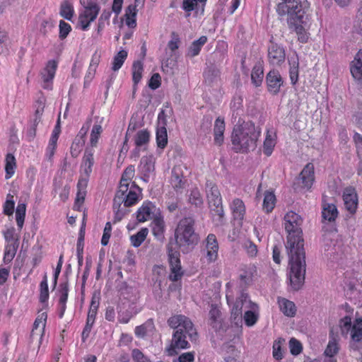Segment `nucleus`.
<instances>
[{"mask_svg":"<svg viewBox=\"0 0 362 362\" xmlns=\"http://www.w3.org/2000/svg\"><path fill=\"white\" fill-rule=\"evenodd\" d=\"M284 227L288 233L285 245L288 258V276L294 291L300 290L305 283L306 273L305 250L301 225L303 219L293 211L284 216Z\"/></svg>","mask_w":362,"mask_h":362,"instance_id":"obj_1","label":"nucleus"},{"mask_svg":"<svg viewBox=\"0 0 362 362\" xmlns=\"http://www.w3.org/2000/svg\"><path fill=\"white\" fill-rule=\"evenodd\" d=\"M168 325L175 329L170 347V355L177 354V350L189 348L188 339L196 341L198 333L191 320L183 315H175L168 320Z\"/></svg>","mask_w":362,"mask_h":362,"instance_id":"obj_2","label":"nucleus"},{"mask_svg":"<svg viewBox=\"0 0 362 362\" xmlns=\"http://www.w3.org/2000/svg\"><path fill=\"white\" fill-rule=\"evenodd\" d=\"M276 8V12L280 16H288V24L291 30L298 35V39L304 42L307 40L305 27L307 16L305 15L308 8L307 0H281Z\"/></svg>","mask_w":362,"mask_h":362,"instance_id":"obj_3","label":"nucleus"},{"mask_svg":"<svg viewBox=\"0 0 362 362\" xmlns=\"http://www.w3.org/2000/svg\"><path fill=\"white\" fill-rule=\"evenodd\" d=\"M260 135V129L251 122H243L233 127L231 134L233 148L236 152L246 153L253 151Z\"/></svg>","mask_w":362,"mask_h":362,"instance_id":"obj_4","label":"nucleus"},{"mask_svg":"<svg viewBox=\"0 0 362 362\" xmlns=\"http://www.w3.org/2000/svg\"><path fill=\"white\" fill-rule=\"evenodd\" d=\"M195 219L192 214L180 220L175 230V243L183 253L192 250L199 242V235L194 231Z\"/></svg>","mask_w":362,"mask_h":362,"instance_id":"obj_5","label":"nucleus"},{"mask_svg":"<svg viewBox=\"0 0 362 362\" xmlns=\"http://www.w3.org/2000/svg\"><path fill=\"white\" fill-rule=\"evenodd\" d=\"M206 193L210 212L216 226H221L224 221L222 199L217 185L212 181L206 182Z\"/></svg>","mask_w":362,"mask_h":362,"instance_id":"obj_6","label":"nucleus"},{"mask_svg":"<svg viewBox=\"0 0 362 362\" xmlns=\"http://www.w3.org/2000/svg\"><path fill=\"white\" fill-rule=\"evenodd\" d=\"M167 250L171 271L169 279L172 281H177L183 275L180 260V252L176 248L173 247V243L171 241L168 243Z\"/></svg>","mask_w":362,"mask_h":362,"instance_id":"obj_7","label":"nucleus"},{"mask_svg":"<svg viewBox=\"0 0 362 362\" xmlns=\"http://www.w3.org/2000/svg\"><path fill=\"white\" fill-rule=\"evenodd\" d=\"M243 307L248 309H255L257 308V305L252 302L249 299L248 294L245 292L241 293L240 296L236 299L232 308L231 318L233 320H242Z\"/></svg>","mask_w":362,"mask_h":362,"instance_id":"obj_8","label":"nucleus"},{"mask_svg":"<svg viewBox=\"0 0 362 362\" xmlns=\"http://www.w3.org/2000/svg\"><path fill=\"white\" fill-rule=\"evenodd\" d=\"M266 82L269 92L276 95L283 85V78L277 70H271L266 76Z\"/></svg>","mask_w":362,"mask_h":362,"instance_id":"obj_9","label":"nucleus"},{"mask_svg":"<svg viewBox=\"0 0 362 362\" xmlns=\"http://www.w3.org/2000/svg\"><path fill=\"white\" fill-rule=\"evenodd\" d=\"M268 57L272 65H281L285 61L286 54L282 46L272 43L268 48Z\"/></svg>","mask_w":362,"mask_h":362,"instance_id":"obj_10","label":"nucleus"},{"mask_svg":"<svg viewBox=\"0 0 362 362\" xmlns=\"http://www.w3.org/2000/svg\"><path fill=\"white\" fill-rule=\"evenodd\" d=\"M334 235V234L332 232L325 233L322 235L323 247L325 252H327L325 255L330 259H335V254L337 253V249L339 247V245H336L334 240L332 238Z\"/></svg>","mask_w":362,"mask_h":362,"instance_id":"obj_11","label":"nucleus"},{"mask_svg":"<svg viewBox=\"0 0 362 362\" xmlns=\"http://www.w3.org/2000/svg\"><path fill=\"white\" fill-rule=\"evenodd\" d=\"M206 258L209 262H214L218 257V245L215 235L209 234L206 240Z\"/></svg>","mask_w":362,"mask_h":362,"instance_id":"obj_12","label":"nucleus"},{"mask_svg":"<svg viewBox=\"0 0 362 362\" xmlns=\"http://www.w3.org/2000/svg\"><path fill=\"white\" fill-rule=\"evenodd\" d=\"M81 4L84 8V11L81 14L89 19V21H94L100 11V6L96 2L91 0H81Z\"/></svg>","mask_w":362,"mask_h":362,"instance_id":"obj_13","label":"nucleus"},{"mask_svg":"<svg viewBox=\"0 0 362 362\" xmlns=\"http://www.w3.org/2000/svg\"><path fill=\"white\" fill-rule=\"evenodd\" d=\"M156 210V206L151 202H144L138 209L136 218L139 222H144L153 218V214Z\"/></svg>","mask_w":362,"mask_h":362,"instance_id":"obj_14","label":"nucleus"},{"mask_svg":"<svg viewBox=\"0 0 362 362\" xmlns=\"http://www.w3.org/2000/svg\"><path fill=\"white\" fill-rule=\"evenodd\" d=\"M299 180H301L303 187L310 189L314 181V165L309 163H308L299 175Z\"/></svg>","mask_w":362,"mask_h":362,"instance_id":"obj_15","label":"nucleus"},{"mask_svg":"<svg viewBox=\"0 0 362 362\" xmlns=\"http://www.w3.org/2000/svg\"><path fill=\"white\" fill-rule=\"evenodd\" d=\"M88 178L87 177L81 176L77 184L78 192L75 200L74 208H77L78 210L85 200L86 194V189L88 185Z\"/></svg>","mask_w":362,"mask_h":362,"instance_id":"obj_16","label":"nucleus"},{"mask_svg":"<svg viewBox=\"0 0 362 362\" xmlns=\"http://www.w3.org/2000/svg\"><path fill=\"white\" fill-rule=\"evenodd\" d=\"M57 66V64L55 61H49L47 64V66L41 73L42 78L43 80V82L45 83V85H44L43 86L45 88H48V83L52 81L55 74Z\"/></svg>","mask_w":362,"mask_h":362,"instance_id":"obj_17","label":"nucleus"},{"mask_svg":"<svg viewBox=\"0 0 362 362\" xmlns=\"http://www.w3.org/2000/svg\"><path fill=\"white\" fill-rule=\"evenodd\" d=\"M351 191V190H346L344 192L343 195V199L346 209L350 213L353 214L356 210L358 205V199L356 194Z\"/></svg>","mask_w":362,"mask_h":362,"instance_id":"obj_18","label":"nucleus"},{"mask_svg":"<svg viewBox=\"0 0 362 362\" xmlns=\"http://www.w3.org/2000/svg\"><path fill=\"white\" fill-rule=\"evenodd\" d=\"M351 72L356 80L362 81V49L356 54L351 66Z\"/></svg>","mask_w":362,"mask_h":362,"instance_id":"obj_19","label":"nucleus"},{"mask_svg":"<svg viewBox=\"0 0 362 362\" xmlns=\"http://www.w3.org/2000/svg\"><path fill=\"white\" fill-rule=\"evenodd\" d=\"M225 131V122L224 120L220 117H218L214 124V143L220 146L223 142V133Z\"/></svg>","mask_w":362,"mask_h":362,"instance_id":"obj_20","label":"nucleus"},{"mask_svg":"<svg viewBox=\"0 0 362 362\" xmlns=\"http://www.w3.org/2000/svg\"><path fill=\"white\" fill-rule=\"evenodd\" d=\"M154 158L153 156H144L141 158L139 168L144 177H148L150 173L154 171Z\"/></svg>","mask_w":362,"mask_h":362,"instance_id":"obj_21","label":"nucleus"},{"mask_svg":"<svg viewBox=\"0 0 362 362\" xmlns=\"http://www.w3.org/2000/svg\"><path fill=\"white\" fill-rule=\"evenodd\" d=\"M99 306V297L95 293L92 296L90 309L88 313L87 320L86 325L93 326L96 317L98 308Z\"/></svg>","mask_w":362,"mask_h":362,"instance_id":"obj_22","label":"nucleus"},{"mask_svg":"<svg viewBox=\"0 0 362 362\" xmlns=\"http://www.w3.org/2000/svg\"><path fill=\"white\" fill-rule=\"evenodd\" d=\"M171 184L173 188L177 191L185 187V180H182L180 168L175 167L172 170Z\"/></svg>","mask_w":362,"mask_h":362,"instance_id":"obj_23","label":"nucleus"},{"mask_svg":"<svg viewBox=\"0 0 362 362\" xmlns=\"http://www.w3.org/2000/svg\"><path fill=\"white\" fill-rule=\"evenodd\" d=\"M288 62L290 65L289 75L291 81L293 85H295L298 80L299 62L298 56L291 57L288 59Z\"/></svg>","mask_w":362,"mask_h":362,"instance_id":"obj_24","label":"nucleus"},{"mask_svg":"<svg viewBox=\"0 0 362 362\" xmlns=\"http://www.w3.org/2000/svg\"><path fill=\"white\" fill-rule=\"evenodd\" d=\"M204 76L205 83L211 86L218 81L220 77V71L215 66H211L204 71Z\"/></svg>","mask_w":362,"mask_h":362,"instance_id":"obj_25","label":"nucleus"},{"mask_svg":"<svg viewBox=\"0 0 362 362\" xmlns=\"http://www.w3.org/2000/svg\"><path fill=\"white\" fill-rule=\"evenodd\" d=\"M209 315L211 326H212V327L216 329H219L221 326V313L219 309L216 307V305L214 304L211 305V309L209 310Z\"/></svg>","mask_w":362,"mask_h":362,"instance_id":"obj_26","label":"nucleus"},{"mask_svg":"<svg viewBox=\"0 0 362 362\" xmlns=\"http://www.w3.org/2000/svg\"><path fill=\"white\" fill-rule=\"evenodd\" d=\"M338 214L337 207L334 204H328L323 207L322 216L323 221H327L328 222L334 221Z\"/></svg>","mask_w":362,"mask_h":362,"instance_id":"obj_27","label":"nucleus"},{"mask_svg":"<svg viewBox=\"0 0 362 362\" xmlns=\"http://www.w3.org/2000/svg\"><path fill=\"white\" fill-rule=\"evenodd\" d=\"M232 209L235 219L243 221L245 213V207L241 199H235L233 202Z\"/></svg>","mask_w":362,"mask_h":362,"instance_id":"obj_28","label":"nucleus"},{"mask_svg":"<svg viewBox=\"0 0 362 362\" xmlns=\"http://www.w3.org/2000/svg\"><path fill=\"white\" fill-rule=\"evenodd\" d=\"M281 310L288 317H293L296 312L295 304L285 298L279 301Z\"/></svg>","mask_w":362,"mask_h":362,"instance_id":"obj_29","label":"nucleus"},{"mask_svg":"<svg viewBox=\"0 0 362 362\" xmlns=\"http://www.w3.org/2000/svg\"><path fill=\"white\" fill-rule=\"evenodd\" d=\"M206 36H201L198 40L194 41L189 47L187 54L191 57H194L199 54L202 47L206 42Z\"/></svg>","mask_w":362,"mask_h":362,"instance_id":"obj_30","label":"nucleus"},{"mask_svg":"<svg viewBox=\"0 0 362 362\" xmlns=\"http://www.w3.org/2000/svg\"><path fill=\"white\" fill-rule=\"evenodd\" d=\"M136 5H129L125 11V18H126V24L129 28H134L136 25V16L137 13V9H136Z\"/></svg>","mask_w":362,"mask_h":362,"instance_id":"obj_31","label":"nucleus"},{"mask_svg":"<svg viewBox=\"0 0 362 362\" xmlns=\"http://www.w3.org/2000/svg\"><path fill=\"white\" fill-rule=\"evenodd\" d=\"M264 78L263 68L260 64H255L251 74V80L252 83L258 87L262 84Z\"/></svg>","mask_w":362,"mask_h":362,"instance_id":"obj_32","label":"nucleus"},{"mask_svg":"<svg viewBox=\"0 0 362 362\" xmlns=\"http://www.w3.org/2000/svg\"><path fill=\"white\" fill-rule=\"evenodd\" d=\"M74 7L69 0H64L60 6V16L71 21L74 16Z\"/></svg>","mask_w":362,"mask_h":362,"instance_id":"obj_33","label":"nucleus"},{"mask_svg":"<svg viewBox=\"0 0 362 362\" xmlns=\"http://www.w3.org/2000/svg\"><path fill=\"white\" fill-rule=\"evenodd\" d=\"M84 144L85 139L83 138V136L77 135L70 148V153L72 157L76 158L78 156L79 153L82 151Z\"/></svg>","mask_w":362,"mask_h":362,"instance_id":"obj_34","label":"nucleus"},{"mask_svg":"<svg viewBox=\"0 0 362 362\" xmlns=\"http://www.w3.org/2000/svg\"><path fill=\"white\" fill-rule=\"evenodd\" d=\"M156 143L158 148H164L168 144V134L166 127L160 126L156 131Z\"/></svg>","mask_w":362,"mask_h":362,"instance_id":"obj_35","label":"nucleus"},{"mask_svg":"<svg viewBox=\"0 0 362 362\" xmlns=\"http://www.w3.org/2000/svg\"><path fill=\"white\" fill-rule=\"evenodd\" d=\"M213 117L210 115L204 116L200 126L199 134L200 136H206L211 134Z\"/></svg>","mask_w":362,"mask_h":362,"instance_id":"obj_36","label":"nucleus"},{"mask_svg":"<svg viewBox=\"0 0 362 362\" xmlns=\"http://www.w3.org/2000/svg\"><path fill=\"white\" fill-rule=\"evenodd\" d=\"M18 247V240H16L13 243H11L6 245L4 257V260L5 262H10L13 259Z\"/></svg>","mask_w":362,"mask_h":362,"instance_id":"obj_37","label":"nucleus"},{"mask_svg":"<svg viewBox=\"0 0 362 362\" xmlns=\"http://www.w3.org/2000/svg\"><path fill=\"white\" fill-rule=\"evenodd\" d=\"M351 337L353 341L358 342L362 340V319L356 320L351 329Z\"/></svg>","mask_w":362,"mask_h":362,"instance_id":"obj_38","label":"nucleus"},{"mask_svg":"<svg viewBox=\"0 0 362 362\" xmlns=\"http://www.w3.org/2000/svg\"><path fill=\"white\" fill-rule=\"evenodd\" d=\"M148 233V230L146 228H141L138 233L135 235H133L130 237V240L132 245L135 247H139L141 243L145 240Z\"/></svg>","mask_w":362,"mask_h":362,"instance_id":"obj_39","label":"nucleus"},{"mask_svg":"<svg viewBox=\"0 0 362 362\" xmlns=\"http://www.w3.org/2000/svg\"><path fill=\"white\" fill-rule=\"evenodd\" d=\"M188 202L197 208L202 209L204 205V201L198 189H194L189 195Z\"/></svg>","mask_w":362,"mask_h":362,"instance_id":"obj_40","label":"nucleus"},{"mask_svg":"<svg viewBox=\"0 0 362 362\" xmlns=\"http://www.w3.org/2000/svg\"><path fill=\"white\" fill-rule=\"evenodd\" d=\"M150 139V134L147 129H143L139 131L134 139L135 145L136 148L141 147L148 143Z\"/></svg>","mask_w":362,"mask_h":362,"instance_id":"obj_41","label":"nucleus"},{"mask_svg":"<svg viewBox=\"0 0 362 362\" xmlns=\"http://www.w3.org/2000/svg\"><path fill=\"white\" fill-rule=\"evenodd\" d=\"M16 168V159L13 155L8 153L6 157V179L8 180L14 174V169Z\"/></svg>","mask_w":362,"mask_h":362,"instance_id":"obj_42","label":"nucleus"},{"mask_svg":"<svg viewBox=\"0 0 362 362\" xmlns=\"http://www.w3.org/2000/svg\"><path fill=\"white\" fill-rule=\"evenodd\" d=\"M276 197L274 193L267 192L264 194L263 201V209L267 212L269 213L272 211L275 205Z\"/></svg>","mask_w":362,"mask_h":362,"instance_id":"obj_43","label":"nucleus"},{"mask_svg":"<svg viewBox=\"0 0 362 362\" xmlns=\"http://www.w3.org/2000/svg\"><path fill=\"white\" fill-rule=\"evenodd\" d=\"M127 57V52L122 49L120 50L115 57L112 62V69L114 71H118L124 64Z\"/></svg>","mask_w":362,"mask_h":362,"instance_id":"obj_44","label":"nucleus"},{"mask_svg":"<svg viewBox=\"0 0 362 362\" xmlns=\"http://www.w3.org/2000/svg\"><path fill=\"white\" fill-rule=\"evenodd\" d=\"M26 205L23 203H18L16 210V219L18 226L22 228L25 216Z\"/></svg>","mask_w":362,"mask_h":362,"instance_id":"obj_45","label":"nucleus"},{"mask_svg":"<svg viewBox=\"0 0 362 362\" xmlns=\"http://www.w3.org/2000/svg\"><path fill=\"white\" fill-rule=\"evenodd\" d=\"M129 187L127 185H119V189L117 192L114 198L113 207L116 208V204H118V207L121 206L122 203L124 201V196L127 192Z\"/></svg>","mask_w":362,"mask_h":362,"instance_id":"obj_46","label":"nucleus"},{"mask_svg":"<svg viewBox=\"0 0 362 362\" xmlns=\"http://www.w3.org/2000/svg\"><path fill=\"white\" fill-rule=\"evenodd\" d=\"M339 327L341 334L344 337H347L349 332H351L353 327L351 318L349 316H345L344 318L341 319L339 321Z\"/></svg>","mask_w":362,"mask_h":362,"instance_id":"obj_47","label":"nucleus"},{"mask_svg":"<svg viewBox=\"0 0 362 362\" xmlns=\"http://www.w3.org/2000/svg\"><path fill=\"white\" fill-rule=\"evenodd\" d=\"M143 64L140 61H136L132 66V77L134 85H136L142 76Z\"/></svg>","mask_w":362,"mask_h":362,"instance_id":"obj_48","label":"nucleus"},{"mask_svg":"<svg viewBox=\"0 0 362 362\" xmlns=\"http://www.w3.org/2000/svg\"><path fill=\"white\" fill-rule=\"evenodd\" d=\"M254 309H249L245 312L243 319L247 326H253L258 320V315L253 311Z\"/></svg>","mask_w":362,"mask_h":362,"instance_id":"obj_49","label":"nucleus"},{"mask_svg":"<svg viewBox=\"0 0 362 362\" xmlns=\"http://www.w3.org/2000/svg\"><path fill=\"white\" fill-rule=\"evenodd\" d=\"M138 201V194L135 190L130 189L128 194L124 197V205L125 207H129L135 204Z\"/></svg>","mask_w":362,"mask_h":362,"instance_id":"obj_50","label":"nucleus"},{"mask_svg":"<svg viewBox=\"0 0 362 362\" xmlns=\"http://www.w3.org/2000/svg\"><path fill=\"white\" fill-rule=\"evenodd\" d=\"M339 351L338 344L337 343L334 337H332V339L329 340L327 348L325 351V354L329 357H333Z\"/></svg>","mask_w":362,"mask_h":362,"instance_id":"obj_51","label":"nucleus"},{"mask_svg":"<svg viewBox=\"0 0 362 362\" xmlns=\"http://www.w3.org/2000/svg\"><path fill=\"white\" fill-rule=\"evenodd\" d=\"M102 131L103 129L100 124H95L93 125V129L91 130L90 139V144L92 146H96Z\"/></svg>","mask_w":362,"mask_h":362,"instance_id":"obj_52","label":"nucleus"},{"mask_svg":"<svg viewBox=\"0 0 362 362\" xmlns=\"http://www.w3.org/2000/svg\"><path fill=\"white\" fill-rule=\"evenodd\" d=\"M290 351L292 355H298L303 349L301 343L295 338H291L289 341Z\"/></svg>","mask_w":362,"mask_h":362,"instance_id":"obj_53","label":"nucleus"},{"mask_svg":"<svg viewBox=\"0 0 362 362\" xmlns=\"http://www.w3.org/2000/svg\"><path fill=\"white\" fill-rule=\"evenodd\" d=\"M59 37L61 40H64L67 37V35L71 30V27L69 23H66L64 21H62V20H61L59 21Z\"/></svg>","mask_w":362,"mask_h":362,"instance_id":"obj_54","label":"nucleus"},{"mask_svg":"<svg viewBox=\"0 0 362 362\" xmlns=\"http://www.w3.org/2000/svg\"><path fill=\"white\" fill-rule=\"evenodd\" d=\"M275 146L274 140L271 135L267 134L264 141V153L267 156H270L272 153L273 148Z\"/></svg>","mask_w":362,"mask_h":362,"instance_id":"obj_55","label":"nucleus"},{"mask_svg":"<svg viewBox=\"0 0 362 362\" xmlns=\"http://www.w3.org/2000/svg\"><path fill=\"white\" fill-rule=\"evenodd\" d=\"M243 247L250 257H253L257 255V245L255 243H253L251 240H247L243 244Z\"/></svg>","mask_w":362,"mask_h":362,"instance_id":"obj_56","label":"nucleus"},{"mask_svg":"<svg viewBox=\"0 0 362 362\" xmlns=\"http://www.w3.org/2000/svg\"><path fill=\"white\" fill-rule=\"evenodd\" d=\"M281 341H284V339H279L273 344V356L276 360H281L284 356L281 347Z\"/></svg>","mask_w":362,"mask_h":362,"instance_id":"obj_57","label":"nucleus"},{"mask_svg":"<svg viewBox=\"0 0 362 362\" xmlns=\"http://www.w3.org/2000/svg\"><path fill=\"white\" fill-rule=\"evenodd\" d=\"M60 288V298H59V303H66L68 298L69 293V284L68 281L64 283H62L59 285Z\"/></svg>","mask_w":362,"mask_h":362,"instance_id":"obj_58","label":"nucleus"},{"mask_svg":"<svg viewBox=\"0 0 362 362\" xmlns=\"http://www.w3.org/2000/svg\"><path fill=\"white\" fill-rule=\"evenodd\" d=\"M132 359L134 362H151L139 349H134L132 352Z\"/></svg>","mask_w":362,"mask_h":362,"instance_id":"obj_59","label":"nucleus"},{"mask_svg":"<svg viewBox=\"0 0 362 362\" xmlns=\"http://www.w3.org/2000/svg\"><path fill=\"white\" fill-rule=\"evenodd\" d=\"M153 233L156 235L163 233L164 229V222L160 218H155L153 221Z\"/></svg>","mask_w":362,"mask_h":362,"instance_id":"obj_60","label":"nucleus"},{"mask_svg":"<svg viewBox=\"0 0 362 362\" xmlns=\"http://www.w3.org/2000/svg\"><path fill=\"white\" fill-rule=\"evenodd\" d=\"M197 3V0H183L182 8L188 13L187 16H189L190 15L189 13L194 10Z\"/></svg>","mask_w":362,"mask_h":362,"instance_id":"obj_61","label":"nucleus"},{"mask_svg":"<svg viewBox=\"0 0 362 362\" xmlns=\"http://www.w3.org/2000/svg\"><path fill=\"white\" fill-rule=\"evenodd\" d=\"M171 36L172 39L168 42V47L171 50V52H175L177 49H178L180 40L178 35L175 32L172 33Z\"/></svg>","mask_w":362,"mask_h":362,"instance_id":"obj_62","label":"nucleus"},{"mask_svg":"<svg viewBox=\"0 0 362 362\" xmlns=\"http://www.w3.org/2000/svg\"><path fill=\"white\" fill-rule=\"evenodd\" d=\"M160 78L159 74H153L148 82V86L153 90L157 89L160 86Z\"/></svg>","mask_w":362,"mask_h":362,"instance_id":"obj_63","label":"nucleus"},{"mask_svg":"<svg viewBox=\"0 0 362 362\" xmlns=\"http://www.w3.org/2000/svg\"><path fill=\"white\" fill-rule=\"evenodd\" d=\"M94 163L93 155L91 152L86 151L83 158L82 167L93 166Z\"/></svg>","mask_w":362,"mask_h":362,"instance_id":"obj_64","label":"nucleus"}]
</instances>
